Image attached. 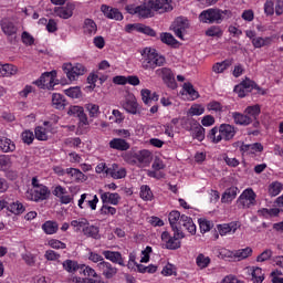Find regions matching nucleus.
<instances>
[{"instance_id":"052dcab7","label":"nucleus","mask_w":283,"mask_h":283,"mask_svg":"<svg viewBox=\"0 0 283 283\" xmlns=\"http://www.w3.org/2000/svg\"><path fill=\"white\" fill-rule=\"evenodd\" d=\"M264 14L266 17H273L275 14V2L273 0H266L264 3Z\"/></svg>"},{"instance_id":"ea45409f","label":"nucleus","mask_w":283,"mask_h":283,"mask_svg":"<svg viewBox=\"0 0 283 283\" xmlns=\"http://www.w3.org/2000/svg\"><path fill=\"white\" fill-rule=\"evenodd\" d=\"M62 266L67 273H76V271H81V265L78 264V262L70 259L65 260L62 263Z\"/></svg>"},{"instance_id":"79ce46f5","label":"nucleus","mask_w":283,"mask_h":283,"mask_svg":"<svg viewBox=\"0 0 283 283\" xmlns=\"http://www.w3.org/2000/svg\"><path fill=\"white\" fill-rule=\"evenodd\" d=\"M231 67V60H224L222 62H217L212 65V72L214 74H222L226 70Z\"/></svg>"},{"instance_id":"0e129e2a","label":"nucleus","mask_w":283,"mask_h":283,"mask_svg":"<svg viewBox=\"0 0 283 283\" xmlns=\"http://www.w3.org/2000/svg\"><path fill=\"white\" fill-rule=\"evenodd\" d=\"M44 258L45 260H48V262H59V260H61V254H59L54 250H46L44 253Z\"/></svg>"},{"instance_id":"f03ea898","label":"nucleus","mask_w":283,"mask_h":283,"mask_svg":"<svg viewBox=\"0 0 283 283\" xmlns=\"http://www.w3.org/2000/svg\"><path fill=\"white\" fill-rule=\"evenodd\" d=\"M235 134H238V128L231 124H221L220 126H214L209 130L207 138L211 140L213 145H218V143H229V140H233L235 138Z\"/></svg>"},{"instance_id":"338daca9","label":"nucleus","mask_w":283,"mask_h":283,"mask_svg":"<svg viewBox=\"0 0 283 283\" xmlns=\"http://www.w3.org/2000/svg\"><path fill=\"white\" fill-rule=\"evenodd\" d=\"M199 222V229L201 231V233H207L209 231H211V221L207 220V219H198Z\"/></svg>"},{"instance_id":"1a4fd4ad","label":"nucleus","mask_w":283,"mask_h":283,"mask_svg":"<svg viewBox=\"0 0 283 283\" xmlns=\"http://www.w3.org/2000/svg\"><path fill=\"white\" fill-rule=\"evenodd\" d=\"M155 74H157V76H160L166 83L167 87H170V90H176V87H178V84L176 83V77L174 76V72H171V69L161 67L156 70Z\"/></svg>"},{"instance_id":"69168bd1","label":"nucleus","mask_w":283,"mask_h":283,"mask_svg":"<svg viewBox=\"0 0 283 283\" xmlns=\"http://www.w3.org/2000/svg\"><path fill=\"white\" fill-rule=\"evenodd\" d=\"M21 138L24 145H32L34 143V133L32 130H24L21 134Z\"/></svg>"},{"instance_id":"bf43d9fd","label":"nucleus","mask_w":283,"mask_h":283,"mask_svg":"<svg viewBox=\"0 0 283 283\" xmlns=\"http://www.w3.org/2000/svg\"><path fill=\"white\" fill-rule=\"evenodd\" d=\"M160 41L166 45H178V40H176L171 33H161Z\"/></svg>"},{"instance_id":"49530a36","label":"nucleus","mask_w":283,"mask_h":283,"mask_svg":"<svg viewBox=\"0 0 283 283\" xmlns=\"http://www.w3.org/2000/svg\"><path fill=\"white\" fill-rule=\"evenodd\" d=\"M85 109L88 112L90 118H98L101 116V106L97 104L88 103L85 105Z\"/></svg>"},{"instance_id":"5701e85b","label":"nucleus","mask_w":283,"mask_h":283,"mask_svg":"<svg viewBox=\"0 0 283 283\" xmlns=\"http://www.w3.org/2000/svg\"><path fill=\"white\" fill-rule=\"evenodd\" d=\"M178 227H181V231L184 228V229H186V231H188V233H190V235H196L197 228H196V223H193V219L191 217L182 214Z\"/></svg>"},{"instance_id":"20e7f679","label":"nucleus","mask_w":283,"mask_h":283,"mask_svg":"<svg viewBox=\"0 0 283 283\" xmlns=\"http://www.w3.org/2000/svg\"><path fill=\"white\" fill-rule=\"evenodd\" d=\"M224 17H228V19H230L231 11L222 10L219 8H210L200 12L199 21L200 23H208L209 25H213V23L220 25V23L224 21Z\"/></svg>"},{"instance_id":"c9c22d12","label":"nucleus","mask_w":283,"mask_h":283,"mask_svg":"<svg viewBox=\"0 0 283 283\" xmlns=\"http://www.w3.org/2000/svg\"><path fill=\"white\" fill-rule=\"evenodd\" d=\"M196 265L200 271H205V269H209L211 265V258L205 255V253H199L196 258Z\"/></svg>"},{"instance_id":"a18cd8bd","label":"nucleus","mask_w":283,"mask_h":283,"mask_svg":"<svg viewBox=\"0 0 283 283\" xmlns=\"http://www.w3.org/2000/svg\"><path fill=\"white\" fill-rule=\"evenodd\" d=\"M205 34L206 36H217V39H222L224 31H222V27L220 25H211L206 30Z\"/></svg>"},{"instance_id":"6e6d98bb","label":"nucleus","mask_w":283,"mask_h":283,"mask_svg":"<svg viewBox=\"0 0 283 283\" xmlns=\"http://www.w3.org/2000/svg\"><path fill=\"white\" fill-rule=\"evenodd\" d=\"M251 275H252V282L254 283L264 282V273H262L261 268H253Z\"/></svg>"},{"instance_id":"423d86ee","label":"nucleus","mask_w":283,"mask_h":283,"mask_svg":"<svg viewBox=\"0 0 283 283\" xmlns=\"http://www.w3.org/2000/svg\"><path fill=\"white\" fill-rule=\"evenodd\" d=\"M62 70L64 74H66V78H69L71 82L78 81L80 76H83L87 73V67H85V65L82 63H64L62 65Z\"/></svg>"},{"instance_id":"37998d69","label":"nucleus","mask_w":283,"mask_h":283,"mask_svg":"<svg viewBox=\"0 0 283 283\" xmlns=\"http://www.w3.org/2000/svg\"><path fill=\"white\" fill-rule=\"evenodd\" d=\"M182 90L186 94H188V96H190L191 101H196L197 98H200V93L196 91V88L193 87V84H191L190 82L184 83Z\"/></svg>"},{"instance_id":"c85d7f7f","label":"nucleus","mask_w":283,"mask_h":283,"mask_svg":"<svg viewBox=\"0 0 283 283\" xmlns=\"http://www.w3.org/2000/svg\"><path fill=\"white\" fill-rule=\"evenodd\" d=\"M83 235L85 238H92L93 240H101V228L94 224H88L83 229Z\"/></svg>"},{"instance_id":"2f4dec72","label":"nucleus","mask_w":283,"mask_h":283,"mask_svg":"<svg viewBox=\"0 0 283 283\" xmlns=\"http://www.w3.org/2000/svg\"><path fill=\"white\" fill-rule=\"evenodd\" d=\"M66 105H67V101L62 94L60 93L52 94V106L55 109H65Z\"/></svg>"},{"instance_id":"cd10ccee","label":"nucleus","mask_w":283,"mask_h":283,"mask_svg":"<svg viewBox=\"0 0 283 283\" xmlns=\"http://www.w3.org/2000/svg\"><path fill=\"white\" fill-rule=\"evenodd\" d=\"M232 118L235 125H241L243 127H247L253 123V119L247 115V113H232Z\"/></svg>"},{"instance_id":"13d9d810","label":"nucleus","mask_w":283,"mask_h":283,"mask_svg":"<svg viewBox=\"0 0 283 283\" xmlns=\"http://www.w3.org/2000/svg\"><path fill=\"white\" fill-rule=\"evenodd\" d=\"M260 213L263 218H276V216H280V210L277 208H263Z\"/></svg>"},{"instance_id":"a211bd4d","label":"nucleus","mask_w":283,"mask_h":283,"mask_svg":"<svg viewBox=\"0 0 283 283\" xmlns=\"http://www.w3.org/2000/svg\"><path fill=\"white\" fill-rule=\"evenodd\" d=\"M50 198V188L46 186L40 185L31 192V199L34 202H41L42 200H48Z\"/></svg>"},{"instance_id":"dca6fc26","label":"nucleus","mask_w":283,"mask_h":283,"mask_svg":"<svg viewBox=\"0 0 283 283\" xmlns=\"http://www.w3.org/2000/svg\"><path fill=\"white\" fill-rule=\"evenodd\" d=\"M99 198L103 205H113V207H117V205H120L122 200L118 192H105L103 190H99Z\"/></svg>"},{"instance_id":"864d4df0","label":"nucleus","mask_w":283,"mask_h":283,"mask_svg":"<svg viewBox=\"0 0 283 283\" xmlns=\"http://www.w3.org/2000/svg\"><path fill=\"white\" fill-rule=\"evenodd\" d=\"M282 185L280 181H274L269 186V195L272 196V198H275V196H280L282 193Z\"/></svg>"},{"instance_id":"603ef678","label":"nucleus","mask_w":283,"mask_h":283,"mask_svg":"<svg viewBox=\"0 0 283 283\" xmlns=\"http://www.w3.org/2000/svg\"><path fill=\"white\" fill-rule=\"evenodd\" d=\"M205 134H206V129L200 124H198L192 129V138H195V140H198L199 143H202V140H205Z\"/></svg>"},{"instance_id":"a878e982","label":"nucleus","mask_w":283,"mask_h":283,"mask_svg":"<svg viewBox=\"0 0 283 283\" xmlns=\"http://www.w3.org/2000/svg\"><path fill=\"white\" fill-rule=\"evenodd\" d=\"M238 193H240V189H238V187L235 186L226 189V191L221 196V202H223V205H229L233 202V200L238 198Z\"/></svg>"},{"instance_id":"c03bdc74","label":"nucleus","mask_w":283,"mask_h":283,"mask_svg":"<svg viewBox=\"0 0 283 283\" xmlns=\"http://www.w3.org/2000/svg\"><path fill=\"white\" fill-rule=\"evenodd\" d=\"M12 169V157L10 155H0V171Z\"/></svg>"},{"instance_id":"c756f323","label":"nucleus","mask_w":283,"mask_h":283,"mask_svg":"<svg viewBox=\"0 0 283 283\" xmlns=\"http://www.w3.org/2000/svg\"><path fill=\"white\" fill-rule=\"evenodd\" d=\"M0 149L3 154H10L17 149V145L8 137L0 138Z\"/></svg>"},{"instance_id":"de8ad7c7","label":"nucleus","mask_w":283,"mask_h":283,"mask_svg":"<svg viewBox=\"0 0 283 283\" xmlns=\"http://www.w3.org/2000/svg\"><path fill=\"white\" fill-rule=\"evenodd\" d=\"M139 196L142 200H145L146 202L154 200V192H151V188L147 185H143L140 187Z\"/></svg>"},{"instance_id":"09e8293b","label":"nucleus","mask_w":283,"mask_h":283,"mask_svg":"<svg viewBox=\"0 0 283 283\" xmlns=\"http://www.w3.org/2000/svg\"><path fill=\"white\" fill-rule=\"evenodd\" d=\"M90 224V221L86 218H78L76 220L71 221V227L75 229L76 231H82Z\"/></svg>"},{"instance_id":"3c124183","label":"nucleus","mask_w":283,"mask_h":283,"mask_svg":"<svg viewBox=\"0 0 283 283\" xmlns=\"http://www.w3.org/2000/svg\"><path fill=\"white\" fill-rule=\"evenodd\" d=\"M21 259L27 264V266H34L36 264V254H33L30 251L22 253Z\"/></svg>"},{"instance_id":"4468645a","label":"nucleus","mask_w":283,"mask_h":283,"mask_svg":"<svg viewBox=\"0 0 283 283\" xmlns=\"http://www.w3.org/2000/svg\"><path fill=\"white\" fill-rule=\"evenodd\" d=\"M106 176H109L113 180H123L127 177V169L118 164H112L106 170Z\"/></svg>"},{"instance_id":"774afa93","label":"nucleus","mask_w":283,"mask_h":283,"mask_svg":"<svg viewBox=\"0 0 283 283\" xmlns=\"http://www.w3.org/2000/svg\"><path fill=\"white\" fill-rule=\"evenodd\" d=\"M207 109L209 112H222V104L218 101H211L207 104Z\"/></svg>"},{"instance_id":"4c0bfd02","label":"nucleus","mask_w":283,"mask_h":283,"mask_svg":"<svg viewBox=\"0 0 283 283\" xmlns=\"http://www.w3.org/2000/svg\"><path fill=\"white\" fill-rule=\"evenodd\" d=\"M42 231L46 233V235H54L59 231V223L56 221H45L42 224Z\"/></svg>"},{"instance_id":"b1692460","label":"nucleus","mask_w":283,"mask_h":283,"mask_svg":"<svg viewBox=\"0 0 283 283\" xmlns=\"http://www.w3.org/2000/svg\"><path fill=\"white\" fill-rule=\"evenodd\" d=\"M74 3H66L65 7H56L54 13L56 17H60V19H71L74 14Z\"/></svg>"},{"instance_id":"4d7b16f0","label":"nucleus","mask_w":283,"mask_h":283,"mask_svg":"<svg viewBox=\"0 0 283 283\" xmlns=\"http://www.w3.org/2000/svg\"><path fill=\"white\" fill-rule=\"evenodd\" d=\"M240 85L243 86V88L245 90V92L248 94H250V92H253V90H260V86H258V84H255L250 78H247V80L242 81L240 83Z\"/></svg>"},{"instance_id":"393cba45","label":"nucleus","mask_w":283,"mask_h":283,"mask_svg":"<svg viewBox=\"0 0 283 283\" xmlns=\"http://www.w3.org/2000/svg\"><path fill=\"white\" fill-rule=\"evenodd\" d=\"M168 220L172 231H182V228L180 227V220H182V214H180V211H170L168 214Z\"/></svg>"},{"instance_id":"9b49d317","label":"nucleus","mask_w":283,"mask_h":283,"mask_svg":"<svg viewBox=\"0 0 283 283\" xmlns=\"http://www.w3.org/2000/svg\"><path fill=\"white\" fill-rule=\"evenodd\" d=\"M70 113L74 116H77L78 118V129L80 132H85L87 127H90V120L87 119V114H85V111L81 106H73L70 109Z\"/></svg>"},{"instance_id":"473e14b6","label":"nucleus","mask_w":283,"mask_h":283,"mask_svg":"<svg viewBox=\"0 0 283 283\" xmlns=\"http://www.w3.org/2000/svg\"><path fill=\"white\" fill-rule=\"evenodd\" d=\"M123 107L128 114H138V102H136V97L134 96L127 97Z\"/></svg>"},{"instance_id":"f257e3e1","label":"nucleus","mask_w":283,"mask_h":283,"mask_svg":"<svg viewBox=\"0 0 283 283\" xmlns=\"http://www.w3.org/2000/svg\"><path fill=\"white\" fill-rule=\"evenodd\" d=\"M122 158L124 163L130 165L132 167L145 168L151 165V160H154V154L148 149L128 150L122 154Z\"/></svg>"},{"instance_id":"ddd939ff","label":"nucleus","mask_w":283,"mask_h":283,"mask_svg":"<svg viewBox=\"0 0 283 283\" xmlns=\"http://www.w3.org/2000/svg\"><path fill=\"white\" fill-rule=\"evenodd\" d=\"M151 10L154 9L149 6V0H148L147 3L128 8V13L137 14L140 19H149V17H153Z\"/></svg>"},{"instance_id":"72a5a7b5","label":"nucleus","mask_w":283,"mask_h":283,"mask_svg":"<svg viewBox=\"0 0 283 283\" xmlns=\"http://www.w3.org/2000/svg\"><path fill=\"white\" fill-rule=\"evenodd\" d=\"M83 30L84 34L92 36L96 34V32H98V27L96 25V22H94V20L87 18L84 20Z\"/></svg>"},{"instance_id":"9d476101","label":"nucleus","mask_w":283,"mask_h":283,"mask_svg":"<svg viewBox=\"0 0 283 283\" xmlns=\"http://www.w3.org/2000/svg\"><path fill=\"white\" fill-rule=\"evenodd\" d=\"M148 6L153 8L154 12H158L159 14H165V12H171L174 10L171 0H148Z\"/></svg>"},{"instance_id":"f3484780","label":"nucleus","mask_w":283,"mask_h":283,"mask_svg":"<svg viewBox=\"0 0 283 283\" xmlns=\"http://www.w3.org/2000/svg\"><path fill=\"white\" fill-rule=\"evenodd\" d=\"M97 269L106 280H112L118 273V269L107 261L98 263Z\"/></svg>"},{"instance_id":"f8f14e48","label":"nucleus","mask_w":283,"mask_h":283,"mask_svg":"<svg viewBox=\"0 0 283 283\" xmlns=\"http://www.w3.org/2000/svg\"><path fill=\"white\" fill-rule=\"evenodd\" d=\"M33 83L41 90H54V73L45 72Z\"/></svg>"},{"instance_id":"bb28decb","label":"nucleus","mask_w":283,"mask_h":283,"mask_svg":"<svg viewBox=\"0 0 283 283\" xmlns=\"http://www.w3.org/2000/svg\"><path fill=\"white\" fill-rule=\"evenodd\" d=\"M140 96H142L143 103L148 106H150L151 103L158 102V99L160 98V95H158V93L156 92L151 93L149 88H143L140 91Z\"/></svg>"},{"instance_id":"2eb2a0df","label":"nucleus","mask_w":283,"mask_h":283,"mask_svg":"<svg viewBox=\"0 0 283 283\" xmlns=\"http://www.w3.org/2000/svg\"><path fill=\"white\" fill-rule=\"evenodd\" d=\"M108 147L109 149H115V151H125V154H127L132 145L125 138L115 137L109 140Z\"/></svg>"},{"instance_id":"a19ab883","label":"nucleus","mask_w":283,"mask_h":283,"mask_svg":"<svg viewBox=\"0 0 283 283\" xmlns=\"http://www.w3.org/2000/svg\"><path fill=\"white\" fill-rule=\"evenodd\" d=\"M261 112H262V109L260 108V105H258V104L248 106L244 109V114H247V116L252 118V123H253V120H258V117L260 116Z\"/></svg>"},{"instance_id":"6e6552de","label":"nucleus","mask_w":283,"mask_h":283,"mask_svg":"<svg viewBox=\"0 0 283 283\" xmlns=\"http://www.w3.org/2000/svg\"><path fill=\"white\" fill-rule=\"evenodd\" d=\"M188 29L189 20L185 17H178L172 24V31L175 32V35L181 41H185V32H187Z\"/></svg>"},{"instance_id":"7c9ffc66","label":"nucleus","mask_w":283,"mask_h":283,"mask_svg":"<svg viewBox=\"0 0 283 283\" xmlns=\"http://www.w3.org/2000/svg\"><path fill=\"white\" fill-rule=\"evenodd\" d=\"M1 29H2V32L4 34H7V36H14V34H17V30H18L17 25H14V22H12L8 19L2 20Z\"/></svg>"},{"instance_id":"680f3d73","label":"nucleus","mask_w":283,"mask_h":283,"mask_svg":"<svg viewBox=\"0 0 283 283\" xmlns=\"http://www.w3.org/2000/svg\"><path fill=\"white\" fill-rule=\"evenodd\" d=\"M36 140H48V129L43 126L35 127L34 130Z\"/></svg>"},{"instance_id":"5fc2aeb1","label":"nucleus","mask_w":283,"mask_h":283,"mask_svg":"<svg viewBox=\"0 0 283 283\" xmlns=\"http://www.w3.org/2000/svg\"><path fill=\"white\" fill-rule=\"evenodd\" d=\"M64 94L66 96H69L70 98H81L83 93L81 92V87L73 86V87L64 90Z\"/></svg>"},{"instance_id":"58836bf2","label":"nucleus","mask_w":283,"mask_h":283,"mask_svg":"<svg viewBox=\"0 0 283 283\" xmlns=\"http://www.w3.org/2000/svg\"><path fill=\"white\" fill-rule=\"evenodd\" d=\"M19 69L13 64H0V76H14Z\"/></svg>"},{"instance_id":"e433bc0d","label":"nucleus","mask_w":283,"mask_h":283,"mask_svg":"<svg viewBox=\"0 0 283 283\" xmlns=\"http://www.w3.org/2000/svg\"><path fill=\"white\" fill-rule=\"evenodd\" d=\"M7 211H10L13 216H21L22 213H25V206L20 201H13L7 206Z\"/></svg>"},{"instance_id":"39448f33","label":"nucleus","mask_w":283,"mask_h":283,"mask_svg":"<svg viewBox=\"0 0 283 283\" xmlns=\"http://www.w3.org/2000/svg\"><path fill=\"white\" fill-rule=\"evenodd\" d=\"M172 234L169 231L161 232V242L168 251H178L182 247V242L186 238L185 232L182 230H172Z\"/></svg>"},{"instance_id":"e2e57ef3","label":"nucleus","mask_w":283,"mask_h":283,"mask_svg":"<svg viewBox=\"0 0 283 283\" xmlns=\"http://www.w3.org/2000/svg\"><path fill=\"white\" fill-rule=\"evenodd\" d=\"M48 247L55 250L67 249V244L59 239H51L48 241Z\"/></svg>"},{"instance_id":"8fccbe9b","label":"nucleus","mask_w":283,"mask_h":283,"mask_svg":"<svg viewBox=\"0 0 283 283\" xmlns=\"http://www.w3.org/2000/svg\"><path fill=\"white\" fill-rule=\"evenodd\" d=\"M98 213L103 217H114L117 213V210L115 207L109 206V203H103L101 209L98 210Z\"/></svg>"},{"instance_id":"aec40b11","label":"nucleus","mask_w":283,"mask_h":283,"mask_svg":"<svg viewBox=\"0 0 283 283\" xmlns=\"http://www.w3.org/2000/svg\"><path fill=\"white\" fill-rule=\"evenodd\" d=\"M102 255L105 258V260H108L113 264L125 266V259H123V254L118 251L104 250Z\"/></svg>"},{"instance_id":"7ed1b4c3","label":"nucleus","mask_w":283,"mask_h":283,"mask_svg":"<svg viewBox=\"0 0 283 283\" xmlns=\"http://www.w3.org/2000/svg\"><path fill=\"white\" fill-rule=\"evenodd\" d=\"M167 59L160 55L156 49L145 48L142 51V67L146 71H154L156 67H163Z\"/></svg>"},{"instance_id":"f704fd0d","label":"nucleus","mask_w":283,"mask_h":283,"mask_svg":"<svg viewBox=\"0 0 283 283\" xmlns=\"http://www.w3.org/2000/svg\"><path fill=\"white\" fill-rule=\"evenodd\" d=\"M218 231L220 235H227L228 233H235V231H238V222L219 224Z\"/></svg>"},{"instance_id":"412c9836","label":"nucleus","mask_w":283,"mask_h":283,"mask_svg":"<svg viewBox=\"0 0 283 283\" xmlns=\"http://www.w3.org/2000/svg\"><path fill=\"white\" fill-rule=\"evenodd\" d=\"M252 254H253V249L248 247L244 249L235 250L234 252L227 251L224 256L226 258H235L240 262L242 260H247V258H251Z\"/></svg>"},{"instance_id":"6ab92c4d","label":"nucleus","mask_w":283,"mask_h":283,"mask_svg":"<svg viewBox=\"0 0 283 283\" xmlns=\"http://www.w3.org/2000/svg\"><path fill=\"white\" fill-rule=\"evenodd\" d=\"M101 11L103 12L104 17H106V19H111L113 21H123L124 19L120 10L112 8L107 4H102Z\"/></svg>"},{"instance_id":"0eeeda50","label":"nucleus","mask_w":283,"mask_h":283,"mask_svg":"<svg viewBox=\"0 0 283 283\" xmlns=\"http://www.w3.org/2000/svg\"><path fill=\"white\" fill-rule=\"evenodd\" d=\"M256 198H258V195H255V191H253L252 188H247L239 196L237 200V205L238 207H240V209H251V207H255Z\"/></svg>"},{"instance_id":"4be33fe9","label":"nucleus","mask_w":283,"mask_h":283,"mask_svg":"<svg viewBox=\"0 0 283 283\" xmlns=\"http://www.w3.org/2000/svg\"><path fill=\"white\" fill-rule=\"evenodd\" d=\"M66 177L70 182H85L87 180V176L77 168H66Z\"/></svg>"}]
</instances>
